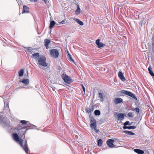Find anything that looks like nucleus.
I'll list each match as a JSON object with an SVG mask.
<instances>
[{
    "label": "nucleus",
    "instance_id": "f257e3e1",
    "mask_svg": "<svg viewBox=\"0 0 154 154\" xmlns=\"http://www.w3.org/2000/svg\"><path fill=\"white\" fill-rule=\"evenodd\" d=\"M13 137L14 140L20 145L27 154H28L29 148L26 141L25 142L24 145H23V140L19 137L17 134H13Z\"/></svg>",
    "mask_w": 154,
    "mask_h": 154
},
{
    "label": "nucleus",
    "instance_id": "f03ea898",
    "mask_svg": "<svg viewBox=\"0 0 154 154\" xmlns=\"http://www.w3.org/2000/svg\"><path fill=\"white\" fill-rule=\"evenodd\" d=\"M1 114H0V124L4 127L9 129L10 131L16 129V128H14L11 126L9 120L7 118L4 117Z\"/></svg>",
    "mask_w": 154,
    "mask_h": 154
},
{
    "label": "nucleus",
    "instance_id": "7ed1b4c3",
    "mask_svg": "<svg viewBox=\"0 0 154 154\" xmlns=\"http://www.w3.org/2000/svg\"><path fill=\"white\" fill-rule=\"evenodd\" d=\"M46 57L42 55H40L37 60L38 62V65L40 68L44 69L43 68H42V67L39 66L44 67H46L48 66V64L46 62Z\"/></svg>",
    "mask_w": 154,
    "mask_h": 154
},
{
    "label": "nucleus",
    "instance_id": "20e7f679",
    "mask_svg": "<svg viewBox=\"0 0 154 154\" xmlns=\"http://www.w3.org/2000/svg\"><path fill=\"white\" fill-rule=\"evenodd\" d=\"M25 128L23 127L22 124H19L16 127V129L18 131V134L20 135H23L25 134L26 131L28 129H26L25 130H23Z\"/></svg>",
    "mask_w": 154,
    "mask_h": 154
},
{
    "label": "nucleus",
    "instance_id": "39448f33",
    "mask_svg": "<svg viewBox=\"0 0 154 154\" xmlns=\"http://www.w3.org/2000/svg\"><path fill=\"white\" fill-rule=\"evenodd\" d=\"M120 92L123 94L127 95L132 97L135 100H137V98L135 95L131 92L125 90H122L120 91Z\"/></svg>",
    "mask_w": 154,
    "mask_h": 154
},
{
    "label": "nucleus",
    "instance_id": "423d86ee",
    "mask_svg": "<svg viewBox=\"0 0 154 154\" xmlns=\"http://www.w3.org/2000/svg\"><path fill=\"white\" fill-rule=\"evenodd\" d=\"M61 77L66 83L69 84L71 82L70 78L65 74H62Z\"/></svg>",
    "mask_w": 154,
    "mask_h": 154
},
{
    "label": "nucleus",
    "instance_id": "0eeeda50",
    "mask_svg": "<svg viewBox=\"0 0 154 154\" xmlns=\"http://www.w3.org/2000/svg\"><path fill=\"white\" fill-rule=\"evenodd\" d=\"M50 53L52 56L54 58H57L59 55L58 51L55 49H52L50 51Z\"/></svg>",
    "mask_w": 154,
    "mask_h": 154
},
{
    "label": "nucleus",
    "instance_id": "6e6552de",
    "mask_svg": "<svg viewBox=\"0 0 154 154\" xmlns=\"http://www.w3.org/2000/svg\"><path fill=\"white\" fill-rule=\"evenodd\" d=\"M96 121V120L93 117L91 118V124L90 125L91 128L93 129L95 127H97Z\"/></svg>",
    "mask_w": 154,
    "mask_h": 154
},
{
    "label": "nucleus",
    "instance_id": "1a4fd4ad",
    "mask_svg": "<svg viewBox=\"0 0 154 154\" xmlns=\"http://www.w3.org/2000/svg\"><path fill=\"white\" fill-rule=\"evenodd\" d=\"M114 142L113 140L111 139H109L107 140L106 143L107 145L110 148H112L115 147L113 143Z\"/></svg>",
    "mask_w": 154,
    "mask_h": 154
},
{
    "label": "nucleus",
    "instance_id": "9d476101",
    "mask_svg": "<svg viewBox=\"0 0 154 154\" xmlns=\"http://www.w3.org/2000/svg\"><path fill=\"white\" fill-rule=\"evenodd\" d=\"M94 106L93 105H90L88 108H86L85 110L87 113H91L94 110Z\"/></svg>",
    "mask_w": 154,
    "mask_h": 154
},
{
    "label": "nucleus",
    "instance_id": "9b49d317",
    "mask_svg": "<svg viewBox=\"0 0 154 154\" xmlns=\"http://www.w3.org/2000/svg\"><path fill=\"white\" fill-rule=\"evenodd\" d=\"M26 125V127H24L25 128H26L27 127H29L30 129H35V128L36 127V126L30 124L28 121Z\"/></svg>",
    "mask_w": 154,
    "mask_h": 154
},
{
    "label": "nucleus",
    "instance_id": "f8f14e48",
    "mask_svg": "<svg viewBox=\"0 0 154 154\" xmlns=\"http://www.w3.org/2000/svg\"><path fill=\"white\" fill-rule=\"evenodd\" d=\"M100 40L99 39H97L96 41V44L97 45L98 48H100L104 46L105 45L102 42H100Z\"/></svg>",
    "mask_w": 154,
    "mask_h": 154
},
{
    "label": "nucleus",
    "instance_id": "ddd939ff",
    "mask_svg": "<svg viewBox=\"0 0 154 154\" xmlns=\"http://www.w3.org/2000/svg\"><path fill=\"white\" fill-rule=\"evenodd\" d=\"M50 42L51 41L49 39H45L44 40L45 46L47 49H48L49 48L48 45Z\"/></svg>",
    "mask_w": 154,
    "mask_h": 154
},
{
    "label": "nucleus",
    "instance_id": "4468645a",
    "mask_svg": "<svg viewBox=\"0 0 154 154\" xmlns=\"http://www.w3.org/2000/svg\"><path fill=\"white\" fill-rule=\"evenodd\" d=\"M118 76L119 78L122 81L125 80L126 79L123 75V73L122 71H120L118 73Z\"/></svg>",
    "mask_w": 154,
    "mask_h": 154
},
{
    "label": "nucleus",
    "instance_id": "2eb2a0df",
    "mask_svg": "<svg viewBox=\"0 0 154 154\" xmlns=\"http://www.w3.org/2000/svg\"><path fill=\"white\" fill-rule=\"evenodd\" d=\"M123 101L122 99L120 98H117L115 99L113 101V103L115 104L122 103Z\"/></svg>",
    "mask_w": 154,
    "mask_h": 154
},
{
    "label": "nucleus",
    "instance_id": "dca6fc26",
    "mask_svg": "<svg viewBox=\"0 0 154 154\" xmlns=\"http://www.w3.org/2000/svg\"><path fill=\"white\" fill-rule=\"evenodd\" d=\"M29 8L26 5L23 6V13H29Z\"/></svg>",
    "mask_w": 154,
    "mask_h": 154
},
{
    "label": "nucleus",
    "instance_id": "f3484780",
    "mask_svg": "<svg viewBox=\"0 0 154 154\" xmlns=\"http://www.w3.org/2000/svg\"><path fill=\"white\" fill-rule=\"evenodd\" d=\"M19 82H22L26 85H28L29 83V80L28 79H24L22 80H20Z\"/></svg>",
    "mask_w": 154,
    "mask_h": 154
},
{
    "label": "nucleus",
    "instance_id": "a211bd4d",
    "mask_svg": "<svg viewBox=\"0 0 154 154\" xmlns=\"http://www.w3.org/2000/svg\"><path fill=\"white\" fill-rule=\"evenodd\" d=\"M40 55H39V53H35L32 54V57L35 60H38L39 57H40Z\"/></svg>",
    "mask_w": 154,
    "mask_h": 154
},
{
    "label": "nucleus",
    "instance_id": "6ab92c4d",
    "mask_svg": "<svg viewBox=\"0 0 154 154\" xmlns=\"http://www.w3.org/2000/svg\"><path fill=\"white\" fill-rule=\"evenodd\" d=\"M125 114H124L122 113H119L117 115V117L118 118V120L121 119V120H123L124 119V117L125 116Z\"/></svg>",
    "mask_w": 154,
    "mask_h": 154
},
{
    "label": "nucleus",
    "instance_id": "aec40b11",
    "mask_svg": "<svg viewBox=\"0 0 154 154\" xmlns=\"http://www.w3.org/2000/svg\"><path fill=\"white\" fill-rule=\"evenodd\" d=\"M136 126H124L123 127V128L124 129H135L136 128Z\"/></svg>",
    "mask_w": 154,
    "mask_h": 154
},
{
    "label": "nucleus",
    "instance_id": "412c9836",
    "mask_svg": "<svg viewBox=\"0 0 154 154\" xmlns=\"http://www.w3.org/2000/svg\"><path fill=\"white\" fill-rule=\"evenodd\" d=\"M134 151L138 154H143L144 153L143 150L138 149H134Z\"/></svg>",
    "mask_w": 154,
    "mask_h": 154
},
{
    "label": "nucleus",
    "instance_id": "4be33fe9",
    "mask_svg": "<svg viewBox=\"0 0 154 154\" xmlns=\"http://www.w3.org/2000/svg\"><path fill=\"white\" fill-rule=\"evenodd\" d=\"M55 24V22L53 20L51 21L50 23L49 28L50 29H52L53 28Z\"/></svg>",
    "mask_w": 154,
    "mask_h": 154
},
{
    "label": "nucleus",
    "instance_id": "5701e85b",
    "mask_svg": "<svg viewBox=\"0 0 154 154\" xmlns=\"http://www.w3.org/2000/svg\"><path fill=\"white\" fill-rule=\"evenodd\" d=\"M148 70L150 75L152 76H154V73H153V72L150 66H149V67Z\"/></svg>",
    "mask_w": 154,
    "mask_h": 154
},
{
    "label": "nucleus",
    "instance_id": "b1692460",
    "mask_svg": "<svg viewBox=\"0 0 154 154\" xmlns=\"http://www.w3.org/2000/svg\"><path fill=\"white\" fill-rule=\"evenodd\" d=\"M97 143L98 146L100 147L102 146L103 142L102 139H100L97 140Z\"/></svg>",
    "mask_w": 154,
    "mask_h": 154
},
{
    "label": "nucleus",
    "instance_id": "393cba45",
    "mask_svg": "<svg viewBox=\"0 0 154 154\" xmlns=\"http://www.w3.org/2000/svg\"><path fill=\"white\" fill-rule=\"evenodd\" d=\"M123 132L126 134H127L131 135H134L135 134V133H133V132H132L131 131H123Z\"/></svg>",
    "mask_w": 154,
    "mask_h": 154
},
{
    "label": "nucleus",
    "instance_id": "a878e982",
    "mask_svg": "<svg viewBox=\"0 0 154 154\" xmlns=\"http://www.w3.org/2000/svg\"><path fill=\"white\" fill-rule=\"evenodd\" d=\"M75 20L81 26H82L83 25V23L82 21H80L79 19H75Z\"/></svg>",
    "mask_w": 154,
    "mask_h": 154
},
{
    "label": "nucleus",
    "instance_id": "bb28decb",
    "mask_svg": "<svg viewBox=\"0 0 154 154\" xmlns=\"http://www.w3.org/2000/svg\"><path fill=\"white\" fill-rule=\"evenodd\" d=\"M98 95L99 97V98H100V101L102 102L104 100V99L103 97V95L102 93H99Z\"/></svg>",
    "mask_w": 154,
    "mask_h": 154
},
{
    "label": "nucleus",
    "instance_id": "cd10ccee",
    "mask_svg": "<svg viewBox=\"0 0 154 154\" xmlns=\"http://www.w3.org/2000/svg\"><path fill=\"white\" fill-rule=\"evenodd\" d=\"M24 73V70L23 69H21L18 72L19 76L21 77L23 75Z\"/></svg>",
    "mask_w": 154,
    "mask_h": 154
},
{
    "label": "nucleus",
    "instance_id": "c85d7f7f",
    "mask_svg": "<svg viewBox=\"0 0 154 154\" xmlns=\"http://www.w3.org/2000/svg\"><path fill=\"white\" fill-rule=\"evenodd\" d=\"M80 13V9L78 5H77V8L75 11V13L77 14H79Z\"/></svg>",
    "mask_w": 154,
    "mask_h": 154
},
{
    "label": "nucleus",
    "instance_id": "c756f323",
    "mask_svg": "<svg viewBox=\"0 0 154 154\" xmlns=\"http://www.w3.org/2000/svg\"><path fill=\"white\" fill-rule=\"evenodd\" d=\"M5 103V109H9V106H8V102L7 101H4Z\"/></svg>",
    "mask_w": 154,
    "mask_h": 154
},
{
    "label": "nucleus",
    "instance_id": "7c9ffc66",
    "mask_svg": "<svg viewBox=\"0 0 154 154\" xmlns=\"http://www.w3.org/2000/svg\"><path fill=\"white\" fill-rule=\"evenodd\" d=\"M94 112L95 115L96 116H99L100 114V111L98 110H95Z\"/></svg>",
    "mask_w": 154,
    "mask_h": 154
},
{
    "label": "nucleus",
    "instance_id": "2f4dec72",
    "mask_svg": "<svg viewBox=\"0 0 154 154\" xmlns=\"http://www.w3.org/2000/svg\"><path fill=\"white\" fill-rule=\"evenodd\" d=\"M68 53V59L70 61H72L74 62V61L72 59V58L71 57V55L69 53Z\"/></svg>",
    "mask_w": 154,
    "mask_h": 154
},
{
    "label": "nucleus",
    "instance_id": "473e14b6",
    "mask_svg": "<svg viewBox=\"0 0 154 154\" xmlns=\"http://www.w3.org/2000/svg\"><path fill=\"white\" fill-rule=\"evenodd\" d=\"M26 50H25V51L29 52H31L32 50H33L31 48V47H28L26 48Z\"/></svg>",
    "mask_w": 154,
    "mask_h": 154
},
{
    "label": "nucleus",
    "instance_id": "72a5a7b5",
    "mask_svg": "<svg viewBox=\"0 0 154 154\" xmlns=\"http://www.w3.org/2000/svg\"><path fill=\"white\" fill-rule=\"evenodd\" d=\"M28 121H25V120H21L20 122V123H21L23 125H26Z\"/></svg>",
    "mask_w": 154,
    "mask_h": 154
},
{
    "label": "nucleus",
    "instance_id": "f704fd0d",
    "mask_svg": "<svg viewBox=\"0 0 154 154\" xmlns=\"http://www.w3.org/2000/svg\"><path fill=\"white\" fill-rule=\"evenodd\" d=\"M131 125V124H130L129 121H127L126 122L124 123V126H126L127 125Z\"/></svg>",
    "mask_w": 154,
    "mask_h": 154
},
{
    "label": "nucleus",
    "instance_id": "c9c22d12",
    "mask_svg": "<svg viewBox=\"0 0 154 154\" xmlns=\"http://www.w3.org/2000/svg\"><path fill=\"white\" fill-rule=\"evenodd\" d=\"M134 110L135 111L137 114L139 113L140 111L139 108L138 107H136L134 108Z\"/></svg>",
    "mask_w": 154,
    "mask_h": 154
},
{
    "label": "nucleus",
    "instance_id": "e433bc0d",
    "mask_svg": "<svg viewBox=\"0 0 154 154\" xmlns=\"http://www.w3.org/2000/svg\"><path fill=\"white\" fill-rule=\"evenodd\" d=\"M127 115L130 117H132L133 116V113L132 112H129L128 113Z\"/></svg>",
    "mask_w": 154,
    "mask_h": 154
},
{
    "label": "nucleus",
    "instance_id": "4c0bfd02",
    "mask_svg": "<svg viewBox=\"0 0 154 154\" xmlns=\"http://www.w3.org/2000/svg\"><path fill=\"white\" fill-rule=\"evenodd\" d=\"M93 129H94L96 133H97L99 132V130L98 129H97L96 128V127H95L94 128H93Z\"/></svg>",
    "mask_w": 154,
    "mask_h": 154
},
{
    "label": "nucleus",
    "instance_id": "58836bf2",
    "mask_svg": "<svg viewBox=\"0 0 154 154\" xmlns=\"http://www.w3.org/2000/svg\"><path fill=\"white\" fill-rule=\"evenodd\" d=\"M81 85L82 87V89L83 90V91L84 93L85 94V88L83 84H82Z\"/></svg>",
    "mask_w": 154,
    "mask_h": 154
},
{
    "label": "nucleus",
    "instance_id": "ea45409f",
    "mask_svg": "<svg viewBox=\"0 0 154 154\" xmlns=\"http://www.w3.org/2000/svg\"><path fill=\"white\" fill-rule=\"evenodd\" d=\"M43 1H44L45 3L47 4H48L49 2V1L48 0H43Z\"/></svg>",
    "mask_w": 154,
    "mask_h": 154
},
{
    "label": "nucleus",
    "instance_id": "a19ab883",
    "mask_svg": "<svg viewBox=\"0 0 154 154\" xmlns=\"http://www.w3.org/2000/svg\"><path fill=\"white\" fill-rule=\"evenodd\" d=\"M65 23V21L64 20H63L61 22H59V23L60 24H64Z\"/></svg>",
    "mask_w": 154,
    "mask_h": 154
},
{
    "label": "nucleus",
    "instance_id": "79ce46f5",
    "mask_svg": "<svg viewBox=\"0 0 154 154\" xmlns=\"http://www.w3.org/2000/svg\"><path fill=\"white\" fill-rule=\"evenodd\" d=\"M38 0H30L31 1H33L34 2H36Z\"/></svg>",
    "mask_w": 154,
    "mask_h": 154
},
{
    "label": "nucleus",
    "instance_id": "37998d69",
    "mask_svg": "<svg viewBox=\"0 0 154 154\" xmlns=\"http://www.w3.org/2000/svg\"><path fill=\"white\" fill-rule=\"evenodd\" d=\"M28 77V73L27 72V75H26V77Z\"/></svg>",
    "mask_w": 154,
    "mask_h": 154
},
{
    "label": "nucleus",
    "instance_id": "c03bdc74",
    "mask_svg": "<svg viewBox=\"0 0 154 154\" xmlns=\"http://www.w3.org/2000/svg\"><path fill=\"white\" fill-rule=\"evenodd\" d=\"M33 51H31V52H30L31 54H32L33 53Z\"/></svg>",
    "mask_w": 154,
    "mask_h": 154
}]
</instances>
